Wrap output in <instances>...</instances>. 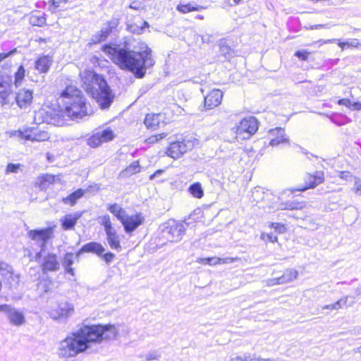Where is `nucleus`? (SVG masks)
Segmentation results:
<instances>
[{
  "mask_svg": "<svg viewBox=\"0 0 361 361\" xmlns=\"http://www.w3.org/2000/svg\"><path fill=\"white\" fill-rule=\"evenodd\" d=\"M102 51L114 63L123 70L132 72L137 78H142L146 70L154 64L152 50L145 45L140 50H131L126 44H105Z\"/></svg>",
  "mask_w": 361,
  "mask_h": 361,
  "instance_id": "f257e3e1",
  "label": "nucleus"
},
{
  "mask_svg": "<svg viewBox=\"0 0 361 361\" xmlns=\"http://www.w3.org/2000/svg\"><path fill=\"white\" fill-rule=\"evenodd\" d=\"M118 334L114 325L84 326L72 336L63 340L59 345V354L62 357H73L89 348V343L103 339H113Z\"/></svg>",
  "mask_w": 361,
  "mask_h": 361,
  "instance_id": "f03ea898",
  "label": "nucleus"
},
{
  "mask_svg": "<svg viewBox=\"0 0 361 361\" xmlns=\"http://www.w3.org/2000/svg\"><path fill=\"white\" fill-rule=\"evenodd\" d=\"M67 118L77 120L88 114L86 99L81 91L73 85L67 86L60 96Z\"/></svg>",
  "mask_w": 361,
  "mask_h": 361,
  "instance_id": "7ed1b4c3",
  "label": "nucleus"
},
{
  "mask_svg": "<svg viewBox=\"0 0 361 361\" xmlns=\"http://www.w3.org/2000/svg\"><path fill=\"white\" fill-rule=\"evenodd\" d=\"M54 228L47 227L42 229L29 230L27 237L35 241L40 247V251L36 253L35 259L39 260L42 253L44 252L48 241L53 238Z\"/></svg>",
  "mask_w": 361,
  "mask_h": 361,
  "instance_id": "20e7f679",
  "label": "nucleus"
},
{
  "mask_svg": "<svg viewBox=\"0 0 361 361\" xmlns=\"http://www.w3.org/2000/svg\"><path fill=\"white\" fill-rule=\"evenodd\" d=\"M83 87L90 94H95V90L99 87H105L106 80L99 75L92 71H84L80 74Z\"/></svg>",
  "mask_w": 361,
  "mask_h": 361,
  "instance_id": "39448f33",
  "label": "nucleus"
},
{
  "mask_svg": "<svg viewBox=\"0 0 361 361\" xmlns=\"http://www.w3.org/2000/svg\"><path fill=\"white\" fill-rule=\"evenodd\" d=\"M185 226L182 223L170 220L164 224L161 227V233L164 238L171 242L180 240L185 233Z\"/></svg>",
  "mask_w": 361,
  "mask_h": 361,
  "instance_id": "423d86ee",
  "label": "nucleus"
},
{
  "mask_svg": "<svg viewBox=\"0 0 361 361\" xmlns=\"http://www.w3.org/2000/svg\"><path fill=\"white\" fill-rule=\"evenodd\" d=\"M325 180L324 173L322 171H317L314 173H307L304 177V184L298 188H293L288 189L291 193L294 194L297 192H305L310 189H314L319 185L323 183Z\"/></svg>",
  "mask_w": 361,
  "mask_h": 361,
  "instance_id": "0eeeda50",
  "label": "nucleus"
},
{
  "mask_svg": "<svg viewBox=\"0 0 361 361\" xmlns=\"http://www.w3.org/2000/svg\"><path fill=\"white\" fill-rule=\"evenodd\" d=\"M0 104L2 106L13 104L11 79L6 74L0 75Z\"/></svg>",
  "mask_w": 361,
  "mask_h": 361,
  "instance_id": "6e6552de",
  "label": "nucleus"
},
{
  "mask_svg": "<svg viewBox=\"0 0 361 361\" xmlns=\"http://www.w3.org/2000/svg\"><path fill=\"white\" fill-rule=\"evenodd\" d=\"M95 94H90L97 103L102 109L109 108L114 101V96L111 92L109 87L106 82L105 87H99L95 90Z\"/></svg>",
  "mask_w": 361,
  "mask_h": 361,
  "instance_id": "1a4fd4ad",
  "label": "nucleus"
},
{
  "mask_svg": "<svg viewBox=\"0 0 361 361\" xmlns=\"http://www.w3.org/2000/svg\"><path fill=\"white\" fill-rule=\"evenodd\" d=\"M193 147L194 142L188 140L172 142L166 154L173 159H178L187 151L192 149Z\"/></svg>",
  "mask_w": 361,
  "mask_h": 361,
  "instance_id": "9d476101",
  "label": "nucleus"
},
{
  "mask_svg": "<svg viewBox=\"0 0 361 361\" xmlns=\"http://www.w3.org/2000/svg\"><path fill=\"white\" fill-rule=\"evenodd\" d=\"M119 24V20L114 18L111 20L104 23L101 30L92 35L91 41L94 44L104 41L111 32L112 30L116 28Z\"/></svg>",
  "mask_w": 361,
  "mask_h": 361,
  "instance_id": "9b49d317",
  "label": "nucleus"
},
{
  "mask_svg": "<svg viewBox=\"0 0 361 361\" xmlns=\"http://www.w3.org/2000/svg\"><path fill=\"white\" fill-rule=\"evenodd\" d=\"M0 312L4 313L13 325L20 326L25 322L23 314L8 305H0Z\"/></svg>",
  "mask_w": 361,
  "mask_h": 361,
  "instance_id": "f8f14e48",
  "label": "nucleus"
},
{
  "mask_svg": "<svg viewBox=\"0 0 361 361\" xmlns=\"http://www.w3.org/2000/svg\"><path fill=\"white\" fill-rule=\"evenodd\" d=\"M114 137V132L109 128L100 130L92 135L87 140L91 147H97L102 143L111 140Z\"/></svg>",
  "mask_w": 361,
  "mask_h": 361,
  "instance_id": "ddd939ff",
  "label": "nucleus"
},
{
  "mask_svg": "<svg viewBox=\"0 0 361 361\" xmlns=\"http://www.w3.org/2000/svg\"><path fill=\"white\" fill-rule=\"evenodd\" d=\"M15 101L20 109H27L33 101V91L28 88H20L16 92Z\"/></svg>",
  "mask_w": 361,
  "mask_h": 361,
  "instance_id": "4468645a",
  "label": "nucleus"
},
{
  "mask_svg": "<svg viewBox=\"0 0 361 361\" xmlns=\"http://www.w3.org/2000/svg\"><path fill=\"white\" fill-rule=\"evenodd\" d=\"M269 145L272 147H276L282 144L289 142V138L285 133V129L281 127H276L269 130Z\"/></svg>",
  "mask_w": 361,
  "mask_h": 361,
  "instance_id": "2eb2a0df",
  "label": "nucleus"
},
{
  "mask_svg": "<svg viewBox=\"0 0 361 361\" xmlns=\"http://www.w3.org/2000/svg\"><path fill=\"white\" fill-rule=\"evenodd\" d=\"M63 110L51 109L47 112V122L54 126H61L66 124L67 119Z\"/></svg>",
  "mask_w": 361,
  "mask_h": 361,
  "instance_id": "dca6fc26",
  "label": "nucleus"
},
{
  "mask_svg": "<svg viewBox=\"0 0 361 361\" xmlns=\"http://www.w3.org/2000/svg\"><path fill=\"white\" fill-rule=\"evenodd\" d=\"M73 312L74 307L71 303L68 302H61L59 304L57 310L51 312L50 316L54 319L67 318L73 314Z\"/></svg>",
  "mask_w": 361,
  "mask_h": 361,
  "instance_id": "f3484780",
  "label": "nucleus"
},
{
  "mask_svg": "<svg viewBox=\"0 0 361 361\" xmlns=\"http://www.w3.org/2000/svg\"><path fill=\"white\" fill-rule=\"evenodd\" d=\"M144 221V218L141 214L128 216L125 217L124 221L121 223L126 233H130L133 232Z\"/></svg>",
  "mask_w": 361,
  "mask_h": 361,
  "instance_id": "a211bd4d",
  "label": "nucleus"
},
{
  "mask_svg": "<svg viewBox=\"0 0 361 361\" xmlns=\"http://www.w3.org/2000/svg\"><path fill=\"white\" fill-rule=\"evenodd\" d=\"M222 98L223 92L218 89H214L204 97V106L212 109L221 103Z\"/></svg>",
  "mask_w": 361,
  "mask_h": 361,
  "instance_id": "6ab92c4d",
  "label": "nucleus"
},
{
  "mask_svg": "<svg viewBox=\"0 0 361 361\" xmlns=\"http://www.w3.org/2000/svg\"><path fill=\"white\" fill-rule=\"evenodd\" d=\"M298 272L294 269H286L280 277L274 278L270 280L271 285L283 284L289 283L296 279Z\"/></svg>",
  "mask_w": 361,
  "mask_h": 361,
  "instance_id": "aec40b11",
  "label": "nucleus"
},
{
  "mask_svg": "<svg viewBox=\"0 0 361 361\" xmlns=\"http://www.w3.org/2000/svg\"><path fill=\"white\" fill-rule=\"evenodd\" d=\"M9 275L10 278H12L11 281V288H16L19 283V276L16 274L13 271V268L5 262H0V276L4 279V278Z\"/></svg>",
  "mask_w": 361,
  "mask_h": 361,
  "instance_id": "412c9836",
  "label": "nucleus"
},
{
  "mask_svg": "<svg viewBox=\"0 0 361 361\" xmlns=\"http://www.w3.org/2000/svg\"><path fill=\"white\" fill-rule=\"evenodd\" d=\"M164 118V115L161 114H148L145 117V124L147 128L156 129L165 125Z\"/></svg>",
  "mask_w": 361,
  "mask_h": 361,
  "instance_id": "4be33fe9",
  "label": "nucleus"
},
{
  "mask_svg": "<svg viewBox=\"0 0 361 361\" xmlns=\"http://www.w3.org/2000/svg\"><path fill=\"white\" fill-rule=\"evenodd\" d=\"M60 265L57 260L56 255L49 253L44 258L42 263L43 271H56L59 269Z\"/></svg>",
  "mask_w": 361,
  "mask_h": 361,
  "instance_id": "5701e85b",
  "label": "nucleus"
},
{
  "mask_svg": "<svg viewBox=\"0 0 361 361\" xmlns=\"http://www.w3.org/2000/svg\"><path fill=\"white\" fill-rule=\"evenodd\" d=\"M105 249L102 244L96 242H90L84 245L77 253L80 255L82 252H92L97 254L98 256H102L104 252Z\"/></svg>",
  "mask_w": 361,
  "mask_h": 361,
  "instance_id": "b1692460",
  "label": "nucleus"
},
{
  "mask_svg": "<svg viewBox=\"0 0 361 361\" xmlns=\"http://www.w3.org/2000/svg\"><path fill=\"white\" fill-rule=\"evenodd\" d=\"M270 196L271 193L267 190L259 186L252 188L251 191L252 202L257 204L269 200Z\"/></svg>",
  "mask_w": 361,
  "mask_h": 361,
  "instance_id": "393cba45",
  "label": "nucleus"
},
{
  "mask_svg": "<svg viewBox=\"0 0 361 361\" xmlns=\"http://www.w3.org/2000/svg\"><path fill=\"white\" fill-rule=\"evenodd\" d=\"M81 216L82 213L80 212H75L74 214L66 215L63 219H61L63 228L65 230L72 229Z\"/></svg>",
  "mask_w": 361,
  "mask_h": 361,
  "instance_id": "a878e982",
  "label": "nucleus"
},
{
  "mask_svg": "<svg viewBox=\"0 0 361 361\" xmlns=\"http://www.w3.org/2000/svg\"><path fill=\"white\" fill-rule=\"evenodd\" d=\"M51 63L52 60L49 56H43L35 61V68L40 73H47L49 71Z\"/></svg>",
  "mask_w": 361,
  "mask_h": 361,
  "instance_id": "bb28decb",
  "label": "nucleus"
},
{
  "mask_svg": "<svg viewBox=\"0 0 361 361\" xmlns=\"http://www.w3.org/2000/svg\"><path fill=\"white\" fill-rule=\"evenodd\" d=\"M281 209L283 210H300L306 207L305 201H286L280 203Z\"/></svg>",
  "mask_w": 361,
  "mask_h": 361,
  "instance_id": "cd10ccee",
  "label": "nucleus"
},
{
  "mask_svg": "<svg viewBox=\"0 0 361 361\" xmlns=\"http://www.w3.org/2000/svg\"><path fill=\"white\" fill-rule=\"evenodd\" d=\"M206 6L198 5L196 3H188L185 4H178L176 9L181 13H187L192 11H200L202 9H206Z\"/></svg>",
  "mask_w": 361,
  "mask_h": 361,
  "instance_id": "c85d7f7f",
  "label": "nucleus"
},
{
  "mask_svg": "<svg viewBox=\"0 0 361 361\" xmlns=\"http://www.w3.org/2000/svg\"><path fill=\"white\" fill-rule=\"evenodd\" d=\"M108 210L113 214L121 221V223L124 221L125 217L128 215L126 211L116 203L109 204Z\"/></svg>",
  "mask_w": 361,
  "mask_h": 361,
  "instance_id": "c756f323",
  "label": "nucleus"
},
{
  "mask_svg": "<svg viewBox=\"0 0 361 361\" xmlns=\"http://www.w3.org/2000/svg\"><path fill=\"white\" fill-rule=\"evenodd\" d=\"M83 194H84L83 190L81 189H79V190L73 192V193H71L70 195H68L66 197H63L62 199V202L66 204H69V205L73 206L75 204V202H77V200L78 199H80V197H82Z\"/></svg>",
  "mask_w": 361,
  "mask_h": 361,
  "instance_id": "7c9ffc66",
  "label": "nucleus"
},
{
  "mask_svg": "<svg viewBox=\"0 0 361 361\" xmlns=\"http://www.w3.org/2000/svg\"><path fill=\"white\" fill-rule=\"evenodd\" d=\"M55 180V176L51 174H45L38 178L37 184L42 190H44L49 186V184L53 183Z\"/></svg>",
  "mask_w": 361,
  "mask_h": 361,
  "instance_id": "2f4dec72",
  "label": "nucleus"
},
{
  "mask_svg": "<svg viewBox=\"0 0 361 361\" xmlns=\"http://www.w3.org/2000/svg\"><path fill=\"white\" fill-rule=\"evenodd\" d=\"M73 258L74 255L73 253H66L62 262V265L65 268L66 272L72 276H74L75 274L74 269L71 267L73 263Z\"/></svg>",
  "mask_w": 361,
  "mask_h": 361,
  "instance_id": "473e14b6",
  "label": "nucleus"
},
{
  "mask_svg": "<svg viewBox=\"0 0 361 361\" xmlns=\"http://www.w3.org/2000/svg\"><path fill=\"white\" fill-rule=\"evenodd\" d=\"M219 52L224 56L226 59L232 57L233 54V50L231 49L227 44L226 42L221 39L219 42Z\"/></svg>",
  "mask_w": 361,
  "mask_h": 361,
  "instance_id": "72a5a7b5",
  "label": "nucleus"
},
{
  "mask_svg": "<svg viewBox=\"0 0 361 361\" xmlns=\"http://www.w3.org/2000/svg\"><path fill=\"white\" fill-rule=\"evenodd\" d=\"M236 134L238 139H245V136H241L243 134L248 135V120L246 118H243L238 126Z\"/></svg>",
  "mask_w": 361,
  "mask_h": 361,
  "instance_id": "f704fd0d",
  "label": "nucleus"
},
{
  "mask_svg": "<svg viewBox=\"0 0 361 361\" xmlns=\"http://www.w3.org/2000/svg\"><path fill=\"white\" fill-rule=\"evenodd\" d=\"M338 46L344 50L345 49H359L361 48V43L357 39H353L349 42H338Z\"/></svg>",
  "mask_w": 361,
  "mask_h": 361,
  "instance_id": "c9c22d12",
  "label": "nucleus"
},
{
  "mask_svg": "<svg viewBox=\"0 0 361 361\" xmlns=\"http://www.w3.org/2000/svg\"><path fill=\"white\" fill-rule=\"evenodd\" d=\"M190 193L196 198H201L204 195V191L199 182L192 184L188 189Z\"/></svg>",
  "mask_w": 361,
  "mask_h": 361,
  "instance_id": "e433bc0d",
  "label": "nucleus"
},
{
  "mask_svg": "<svg viewBox=\"0 0 361 361\" xmlns=\"http://www.w3.org/2000/svg\"><path fill=\"white\" fill-rule=\"evenodd\" d=\"M106 240L111 249L117 251H120L121 250L119 236L117 234L106 238Z\"/></svg>",
  "mask_w": 361,
  "mask_h": 361,
  "instance_id": "4c0bfd02",
  "label": "nucleus"
},
{
  "mask_svg": "<svg viewBox=\"0 0 361 361\" xmlns=\"http://www.w3.org/2000/svg\"><path fill=\"white\" fill-rule=\"evenodd\" d=\"M25 75V70L23 66L18 67V71L15 73L14 85L16 87L20 85Z\"/></svg>",
  "mask_w": 361,
  "mask_h": 361,
  "instance_id": "58836bf2",
  "label": "nucleus"
},
{
  "mask_svg": "<svg viewBox=\"0 0 361 361\" xmlns=\"http://www.w3.org/2000/svg\"><path fill=\"white\" fill-rule=\"evenodd\" d=\"M269 228H273L276 233L283 234L287 231V227L284 224L281 223H270Z\"/></svg>",
  "mask_w": 361,
  "mask_h": 361,
  "instance_id": "ea45409f",
  "label": "nucleus"
},
{
  "mask_svg": "<svg viewBox=\"0 0 361 361\" xmlns=\"http://www.w3.org/2000/svg\"><path fill=\"white\" fill-rule=\"evenodd\" d=\"M30 22L32 25L43 26L46 23V18L43 16L32 15L30 18Z\"/></svg>",
  "mask_w": 361,
  "mask_h": 361,
  "instance_id": "a19ab883",
  "label": "nucleus"
},
{
  "mask_svg": "<svg viewBox=\"0 0 361 361\" xmlns=\"http://www.w3.org/2000/svg\"><path fill=\"white\" fill-rule=\"evenodd\" d=\"M49 138V133L44 130L34 132L33 141L42 142Z\"/></svg>",
  "mask_w": 361,
  "mask_h": 361,
  "instance_id": "79ce46f5",
  "label": "nucleus"
},
{
  "mask_svg": "<svg viewBox=\"0 0 361 361\" xmlns=\"http://www.w3.org/2000/svg\"><path fill=\"white\" fill-rule=\"evenodd\" d=\"M68 0H50L49 1V10L52 13L56 12V9L61 6L62 4L68 3Z\"/></svg>",
  "mask_w": 361,
  "mask_h": 361,
  "instance_id": "37998d69",
  "label": "nucleus"
},
{
  "mask_svg": "<svg viewBox=\"0 0 361 361\" xmlns=\"http://www.w3.org/2000/svg\"><path fill=\"white\" fill-rule=\"evenodd\" d=\"M259 126V123L256 118L253 116L250 117V135H254L257 133Z\"/></svg>",
  "mask_w": 361,
  "mask_h": 361,
  "instance_id": "c03bdc74",
  "label": "nucleus"
},
{
  "mask_svg": "<svg viewBox=\"0 0 361 361\" xmlns=\"http://www.w3.org/2000/svg\"><path fill=\"white\" fill-rule=\"evenodd\" d=\"M311 54L310 51L307 50H298L295 52L294 55L302 61H307L310 55Z\"/></svg>",
  "mask_w": 361,
  "mask_h": 361,
  "instance_id": "a18cd8bd",
  "label": "nucleus"
},
{
  "mask_svg": "<svg viewBox=\"0 0 361 361\" xmlns=\"http://www.w3.org/2000/svg\"><path fill=\"white\" fill-rule=\"evenodd\" d=\"M167 134L165 133H162L160 134L152 135L145 140V142L148 144H154L158 142L160 140H162L166 137Z\"/></svg>",
  "mask_w": 361,
  "mask_h": 361,
  "instance_id": "49530a36",
  "label": "nucleus"
},
{
  "mask_svg": "<svg viewBox=\"0 0 361 361\" xmlns=\"http://www.w3.org/2000/svg\"><path fill=\"white\" fill-rule=\"evenodd\" d=\"M128 30L134 34H140L142 32L144 27L137 23H131L128 25Z\"/></svg>",
  "mask_w": 361,
  "mask_h": 361,
  "instance_id": "de8ad7c7",
  "label": "nucleus"
},
{
  "mask_svg": "<svg viewBox=\"0 0 361 361\" xmlns=\"http://www.w3.org/2000/svg\"><path fill=\"white\" fill-rule=\"evenodd\" d=\"M17 133L18 135L21 138L25 139L26 140L33 141L34 132H32L31 130H26L25 131L18 130Z\"/></svg>",
  "mask_w": 361,
  "mask_h": 361,
  "instance_id": "09e8293b",
  "label": "nucleus"
},
{
  "mask_svg": "<svg viewBox=\"0 0 361 361\" xmlns=\"http://www.w3.org/2000/svg\"><path fill=\"white\" fill-rule=\"evenodd\" d=\"M341 302H343V304H345L346 299H341L334 303H332L330 305H326L324 307V309H327V310H338L341 307Z\"/></svg>",
  "mask_w": 361,
  "mask_h": 361,
  "instance_id": "8fccbe9b",
  "label": "nucleus"
},
{
  "mask_svg": "<svg viewBox=\"0 0 361 361\" xmlns=\"http://www.w3.org/2000/svg\"><path fill=\"white\" fill-rule=\"evenodd\" d=\"M98 222L101 225H102L104 227V228L108 226H111V219H110L109 215H108V214L99 216Z\"/></svg>",
  "mask_w": 361,
  "mask_h": 361,
  "instance_id": "3c124183",
  "label": "nucleus"
},
{
  "mask_svg": "<svg viewBox=\"0 0 361 361\" xmlns=\"http://www.w3.org/2000/svg\"><path fill=\"white\" fill-rule=\"evenodd\" d=\"M261 238L266 243H276L278 241V238L272 233H263L261 234Z\"/></svg>",
  "mask_w": 361,
  "mask_h": 361,
  "instance_id": "603ef678",
  "label": "nucleus"
},
{
  "mask_svg": "<svg viewBox=\"0 0 361 361\" xmlns=\"http://www.w3.org/2000/svg\"><path fill=\"white\" fill-rule=\"evenodd\" d=\"M126 171L130 173H135L140 171V164L138 161H134L127 169Z\"/></svg>",
  "mask_w": 361,
  "mask_h": 361,
  "instance_id": "864d4df0",
  "label": "nucleus"
},
{
  "mask_svg": "<svg viewBox=\"0 0 361 361\" xmlns=\"http://www.w3.org/2000/svg\"><path fill=\"white\" fill-rule=\"evenodd\" d=\"M20 166V165L19 164H8L6 168V173H17Z\"/></svg>",
  "mask_w": 361,
  "mask_h": 361,
  "instance_id": "5fc2aeb1",
  "label": "nucleus"
},
{
  "mask_svg": "<svg viewBox=\"0 0 361 361\" xmlns=\"http://www.w3.org/2000/svg\"><path fill=\"white\" fill-rule=\"evenodd\" d=\"M159 357H160V355L158 354L157 352L152 351V352H149L147 354H146L145 359L148 361H150V360H157V359H159Z\"/></svg>",
  "mask_w": 361,
  "mask_h": 361,
  "instance_id": "6e6d98bb",
  "label": "nucleus"
},
{
  "mask_svg": "<svg viewBox=\"0 0 361 361\" xmlns=\"http://www.w3.org/2000/svg\"><path fill=\"white\" fill-rule=\"evenodd\" d=\"M102 258L104 259V260L107 263V264H109L111 263L113 259H114L115 257V255L112 252H106L105 254H102Z\"/></svg>",
  "mask_w": 361,
  "mask_h": 361,
  "instance_id": "4d7b16f0",
  "label": "nucleus"
},
{
  "mask_svg": "<svg viewBox=\"0 0 361 361\" xmlns=\"http://www.w3.org/2000/svg\"><path fill=\"white\" fill-rule=\"evenodd\" d=\"M104 231L106 234V238H108L109 236L115 235L117 234L115 229L113 228L112 225L105 228Z\"/></svg>",
  "mask_w": 361,
  "mask_h": 361,
  "instance_id": "13d9d810",
  "label": "nucleus"
},
{
  "mask_svg": "<svg viewBox=\"0 0 361 361\" xmlns=\"http://www.w3.org/2000/svg\"><path fill=\"white\" fill-rule=\"evenodd\" d=\"M350 100L347 98H343L338 100L337 103L339 105H343L348 107V109L350 108Z\"/></svg>",
  "mask_w": 361,
  "mask_h": 361,
  "instance_id": "bf43d9fd",
  "label": "nucleus"
},
{
  "mask_svg": "<svg viewBox=\"0 0 361 361\" xmlns=\"http://www.w3.org/2000/svg\"><path fill=\"white\" fill-rule=\"evenodd\" d=\"M221 264V257H209V265L214 266L216 264Z\"/></svg>",
  "mask_w": 361,
  "mask_h": 361,
  "instance_id": "052dcab7",
  "label": "nucleus"
},
{
  "mask_svg": "<svg viewBox=\"0 0 361 361\" xmlns=\"http://www.w3.org/2000/svg\"><path fill=\"white\" fill-rule=\"evenodd\" d=\"M238 260L237 257H225L221 258V264H230Z\"/></svg>",
  "mask_w": 361,
  "mask_h": 361,
  "instance_id": "680f3d73",
  "label": "nucleus"
},
{
  "mask_svg": "<svg viewBox=\"0 0 361 361\" xmlns=\"http://www.w3.org/2000/svg\"><path fill=\"white\" fill-rule=\"evenodd\" d=\"M350 109L352 110V111H354V110H357V111L361 110V102H353V103L350 102Z\"/></svg>",
  "mask_w": 361,
  "mask_h": 361,
  "instance_id": "e2e57ef3",
  "label": "nucleus"
},
{
  "mask_svg": "<svg viewBox=\"0 0 361 361\" xmlns=\"http://www.w3.org/2000/svg\"><path fill=\"white\" fill-rule=\"evenodd\" d=\"M340 178L343 179H347L348 177L351 176V174L348 171H343L340 172Z\"/></svg>",
  "mask_w": 361,
  "mask_h": 361,
  "instance_id": "0e129e2a",
  "label": "nucleus"
},
{
  "mask_svg": "<svg viewBox=\"0 0 361 361\" xmlns=\"http://www.w3.org/2000/svg\"><path fill=\"white\" fill-rule=\"evenodd\" d=\"M14 51H11L8 53H1L0 54V61H2L3 60H4L6 58H7L10 55H11Z\"/></svg>",
  "mask_w": 361,
  "mask_h": 361,
  "instance_id": "69168bd1",
  "label": "nucleus"
},
{
  "mask_svg": "<svg viewBox=\"0 0 361 361\" xmlns=\"http://www.w3.org/2000/svg\"><path fill=\"white\" fill-rule=\"evenodd\" d=\"M197 262L199 263L204 264H209V257L199 258V259H197Z\"/></svg>",
  "mask_w": 361,
  "mask_h": 361,
  "instance_id": "338daca9",
  "label": "nucleus"
},
{
  "mask_svg": "<svg viewBox=\"0 0 361 361\" xmlns=\"http://www.w3.org/2000/svg\"><path fill=\"white\" fill-rule=\"evenodd\" d=\"M163 172H164V171L161 170V169L156 171L153 174H152L149 176V179L153 180L154 178H155V177H157L159 174H161Z\"/></svg>",
  "mask_w": 361,
  "mask_h": 361,
  "instance_id": "774afa93",
  "label": "nucleus"
}]
</instances>
